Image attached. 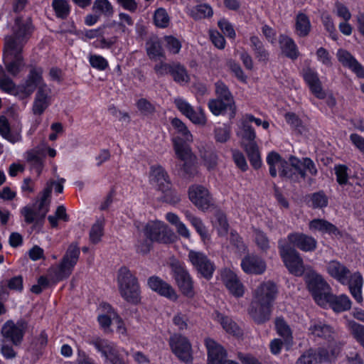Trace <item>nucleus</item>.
I'll use <instances>...</instances> for the list:
<instances>
[{
    "label": "nucleus",
    "mask_w": 364,
    "mask_h": 364,
    "mask_svg": "<svg viewBox=\"0 0 364 364\" xmlns=\"http://www.w3.org/2000/svg\"><path fill=\"white\" fill-rule=\"evenodd\" d=\"M250 46L254 51L256 58L259 61L267 62L269 60V53L264 48L262 41L256 36H251L250 38Z\"/></svg>",
    "instance_id": "36"
},
{
    "label": "nucleus",
    "mask_w": 364,
    "mask_h": 364,
    "mask_svg": "<svg viewBox=\"0 0 364 364\" xmlns=\"http://www.w3.org/2000/svg\"><path fill=\"white\" fill-rule=\"evenodd\" d=\"M188 198L198 209L203 211L215 207L213 198L208 190L203 186H191L188 188Z\"/></svg>",
    "instance_id": "12"
},
{
    "label": "nucleus",
    "mask_w": 364,
    "mask_h": 364,
    "mask_svg": "<svg viewBox=\"0 0 364 364\" xmlns=\"http://www.w3.org/2000/svg\"><path fill=\"white\" fill-rule=\"evenodd\" d=\"M308 330L313 336L322 338L327 342L334 341L336 336V333L332 326L320 321H311Z\"/></svg>",
    "instance_id": "24"
},
{
    "label": "nucleus",
    "mask_w": 364,
    "mask_h": 364,
    "mask_svg": "<svg viewBox=\"0 0 364 364\" xmlns=\"http://www.w3.org/2000/svg\"><path fill=\"white\" fill-rule=\"evenodd\" d=\"M164 42L166 49L172 54H178L182 47L181 42L173 36H164Z\"/></svg>",
    "instance_id": "56"
},
{
    "label": "nucleus",
    "mask_w": 364,
    "mask_h": 364,
    "mask_svg": "<svg viewBox=\"0 0 364 364\" xmlns=\"http://www.w3.org/2000/svg\"><path fill=\"white\" fill-rule=\"evenodd\" d=\"M80 253V248L76 244L72 243L70 245L59 265L48 269V278L41 276L38 279V284L43 289L49 287L50 282L56 284L67 279L71 274L74 267L77 264Z\"/></svg>",
    "instance_id": "1"
},
{
    "label": "nucleus",
    "mask_w": 364,
    "mask_h": 364,
    "mask_svg": "<svg viewBox=\"0 0 364 364\" xmlns=\"http://www.w3.org/2000/svg\"><path fill=\"white\" fill-rule=\"evenodd\" d=\"M272 307L252 300L247 309L251 318L258 325L269 321Z\"/></svg>",
    "instance_id": "21"
},
{
    "label": "nucleus",
    "mask_w": 364,
    "mask_h": 364,
    "mask_svg": "<svg viewBox=\"0 0 364 364\" xmlns=\"http://www.w3.org/2000/svg\"><path fill=\"white\" fill-rule=\"evenodd\" d=\"M43 69L41 67H31L25 82L17 87L18 93L23 95V97L30 96L35 90L43 85H46L43 79Z\"/></svg>",
    "instance_id": "14"
},
{
    "label": "nucleus",
    "mask_w": 364,
    "mask_h": 364,
    "mask_svg": "<svg viewBox=\"0 0 364 364\" xmlns=\"http://www.w3.org/2000/svg\"><path fill=\"white\" fill-rule=\"evenodd\" d=\"M208 107L214 115L223 114L229 109L231 111L230 117H233L235 114V105L221 99H212L208 102Z\"/></svg>",
    "instance_id": "33"
},
{
    "label": "nucleus",
    "mask_w": 364,
    "mask_h": 364,
    "mask_svg": "<svg viewBox=\"0 0 364 364\" xmlns=\"http://www.w3.org/2000/svg\"><path fill=\"white\" fill-rule=\"evenodd\" d=\"M241 267L247 274H261L266 269V263L256 255H247L242 259Z\"/></svg>",
    "instance_id": "26"
},
{
    "label": "nucleus",
    "mask_w": 364,
    "mask_h": 364,
    "mask_svg": "<svg viewBox=\"0 0 364 364\" xmlns=\"http://www.w3.org/2000/svg\"><path fill=\"white\" fill-rule=\"evenodd\" d=\"M338 61L344 66L348 68L357 77L364 78V67L348 51L339 49L337 53Z\"/></svg>",
    "instance_id": "25"
},
{
    "label": "nucleus",
    "mask_w": 364,
    "mask_h": 364,
    "mask_svg": "<svg viewBox=\"0 0 364 364\" xmlns=\"http://www.w3.org/2000/svg\"><path fill=\"white\" fill-rule=\"evenodd\" d=\"M348 326L354 339L364 349V326L354 321H350L348 322Z\"/></svg>",
    "instance_id": "50"
},
{
    "label": "nucleus",
    "mask_w": 364,
    "mask_h": 364,
    "mask_svg": "<svg viewBox=\"0 0 364 364\" xmlns=\"http://www.w3.org/2000/svg\"><path fill=\"white\" fill-rule=\"evenodd\" d=\"M325 300H326V304H328L336 313L346 311L351 308V301L346 294L336 296L331 292Z\"/></svg>",
    "instance_id": "28"
},
{
    "label": "nucleus",
    "mask_w": 364,
    "mask_h": 364,
    "mask_svg": "<svg viewBox=\"0 0 364 364\" xmlns=\"http://www.w3.org/2000/svg\"><path fill=\"white\" fill-rule=\"evenodd\" d=\"M172 275L181 291L188 298L193 297V282L185 267L178 261L174 260L170 264Z\"/></svg>",
    "instance_id": "10"
},
{
    "label": "nucleus",
    "mask_w": 364,
    "mask_h": 364,
    "mask_svg": "<svg viewBox=\"0 0 364 364\" xmlns=\"http://www.w3.org/2000/svg\"><path fill=\"white\" fill-rule=\"evenodd\" d=\"M296 31L300 37L307 36L311 31V22L304 13H299L296 17Z\"/></svg>",
    "instance_id": "42"
},
{
    "label": "nucleus",
    "mask_w": 364,
    "mask_h": 364,
    "mask_svg": "<svg viewBox=\"0 0 364 364\" xmlns=\"http://www.w3.org/2000/svg\"><path fill=\"white\" fill-rule=\"evenodd\" d=\"M154 21L157 27L165 28L169 25L170 18L165 9L159 8L154 12Z\"/></svg>",
    "instance_id": "55"
},
{
    "label": "nucleus",
    "mask_w": 364,
    "mask_h": 364,
    "mask_svg": "<svg viewBox=\"0 0 364 364\" xmlns=\"http://www.w3.org/2000/svg\"><path fill=\"white\" fill-rule=\"evenodd\" d=\"M27 161L31 164V168L35 170L38 176L41 173L43 168V159L38 152L31 150L26 153Z\"/></svg>",
    "instance_id": "53"
},
{
    "label": "nucleus",
    "mask_w": 364,
    "mask_h": 364,
    "mask_svg": "<svg viewBox=\"0 0 364 364\" xmlns=\"http://www.w3.org/2000/svg\"><path fill=\"white\" fill-rule=\"evenodd\" d=\"M277 292L274 283L270 281L263 282L255 289L252 300L272 307Z\"/></svg>",
    "instance_id": "19"
},
{
    "label": "nucleus",
    "mask_w": 364,
    "mask_h": 364,
    "mask_svg": "<svg viewBox=\"0 0 364 364\" xmlns=\"http://www.w3.org/2000/svg\"><path fill=\"white\" fill-rule=\"evenodd\" d=\"M144 232L151 242L168 244L175 240L174 232L163 222L151 221L148 223L144 229Z\"/></svg>",
    "instance_id": "8"
},
{
    "label": "nucleus",
    "mask_w": 364,
    "mask_h": 364,
    "mask_svg": "<svg viewBox=\"0 0 364 364\" xmlns=\"http://www.w3.org/2000/svg\"><path fill=\"white\" fill-rule=\"evenodd\" d=\"M92 9L107 16H112L114 13L113 7L108 0H95Z\"/></svg>",
    "instance_id": "57"
},
{
    "label": "nucleus",
    "mask_w": 364,
    "mask_h": 364,
    "mask_svg": "<svg viewBox=\"0 0 364 364\" xmlns=\"http://www.w3.org/2000/svg\"><path fill=\"white\" fill-rule=\"evenodd\" d=\"M213 15V9L207 4L197 5L191 11V16L195 20L210 18Z\"/></svg>",
    "instance_id": "47"
},
{
    "label": "nucleus",
    "mask_w": 364,
    "mask_h": 364,
    "mask_svg": "<svg viewBox=\"0 0 364 364\" xmlns=\"http://www.w3.org/2000/svg\"><path fill=\"white\" fill-rule=\"evenodd\" d=\"M301 75L304 82L309 86L311 93L318 99L323 100L326 97L323 90L321 81L317 72L309 65L303 68Z\"/></svg>",
    "instance_id": "17"
},
{
    "label": "nucleus",
    "mask_w": 364,
    "mask_h": 364,
    "mask_svg": "<svg viewBox=\"0 0 364 364\" xmlns=\"http://www.w3.org/2000/svg\"><path fill=\"white\" fill-rule=\"evenodd\" d=\"M304 279L308 290L314 301L321 306L326 305L325 300L331 293V288L323 277L315 271L311 270L304 274Z\"/></svg>",
    "instance_id": "7"
},
{
    "label": "nucleus",
    "mask_w": 364,
    "mask_h": 364,
    "mask_svg": "<svg viewBox=\"0 0 364 364\" xmlns=\"http://www.w3.org/2000/svg\"><path fill=\"white\" fill-rule=\"evenodd\" d=\"M22 50H18L16 47L9 44L8 47L4 46V62L6 70L12 76H16L23 67Z\"/></svg>",
    "instance_id": "16"
},
{
    "label": "nucleus",
    "mask_w": 364,
    "mask_h": 364,
    "mask_svg": "<svg viewBox=\"0 0 364 364\" xmlns=\"http://www.w3.org/2000/svg\"><path fill=\"white\" fill-rule=\"evenodd\" d=\"M170 75L173 81L180 85L188 83L191 80L186 68L179 63H172Z\"/></svg>",
    "instance_id": "37"
},
{
    "label": "nucleus",
    "mask_w": 364,
    "mask_h": 364,
    "mask_svg": "<svg viewBox=\"0 0 364 364\" xmlns=\"http://www.w3.org/2000/svg\"><path fill=\"white\" fill-rule=\"evenodd\" d=\"M279 43L282 53L286 57L291 60H296L299 57V52L297 46L292 38L282 34L279 37Z\"/></svg>",
    "instance_id": "32"
},
{
    "label": "nucleus",
    "mask_w": 364,
    "mask_h": 364,
    "mask_svg": "<svg viewBox=\"0 0 364 364\" xmlns=\"http://www.w3.org/2000/svg\"><path fill=\"white\" fill-rule=\"evenodd\" d=\"M174 105L179 112L193 124L203 126L206 124L207 119L201 107L195 109L186 100L181 97L174 100Z\"/></svg>",
    "instance_id": "15"
},
{
    "label": "nucleus",
    "mask_w": 364,
    "mask_h": 364,
    "mask_svg": "<svg viewBox=\"0 0 364 364\" xmlns=\"http://www.w3.org/2000/svg\"><path fill=\"white\" fill-rule=\"evenodd\" d=\"M328 273L342 284H348L350 294L358 301H363L362 287L363 277L361 274L356 272L350 274V271L341 262L333 260L327 266Z\"/></svg>",
    "instance_id": "2"
},
{
    "label": "nucleus",
    "mask_w": 364,
    "mask_h": 364,
    "mask_svg": "<svg viewBox=\"0 0 364 364\" xmlns=\"http://www.w3.org/2000/svg\"><path fill=\"white\" fill-rule=\"evenodd\" d=\"M205 344L208 350V364H238L235 361L227 360L225 350L213 339L206 338Z\"/></svg>",
    "instance_id": "18"
},
{
    "label": "nucleus",
    "mask_w": 364,
    "mask_h": 364,
    "mask_svg": "<svg viewBox=\"0 0 364 364\" xmlns=\"http://www.w3.org/2000/svg\"><path fill=\"white\" fill-rule=\"evenodd\" d=\"M31 20L30 18L26 20H23L21 17L16 18L13 27V34L5 38L4 46L8 47L10 44L16 47L18 50H22L23 44L31 34Z\"/></svg>",
    "instance_id": "9"
},
{
    "label": "nucleus",
    "mask_w": 364,
    "mask_h": 364,
    "mask_svg": "<svg viewBox=\"0 0 364 364\" xmlns=\"http://www.w3.org/2000/svg\"><path fill=\"white\" fill-rule=\"evenodd\" d=\"M171 124L176 132L181 135V136L178 137L183 140L184 143L187 144V142L192 141L193 136L191 133L186 125L180 119L177 117L172 119Z\"/></svg>",
    "instance_id": "45"
},
{
    "label": "nucleus",
    "mask_w": 364,
    "mask_h": 364,
    "mask_svg": "<svg viewBox=\"0 0 364 364\" xmlns=\"http://www.w3.org/2000/svg\"><path fill=\"white\" fill-rule=\"evenodd\" d=\"M149 287L159 295L170 299L177 298L173 288L166 282L157 276H151L147 280Z\"/></svg>",
    "instance_id": "23"
},
{
    "label": "nucleus",
    "mask_w": 364,
    "mask_h": 364,
    "mask_svg": "<svg viewBox=\"0 0 364 364\" xmlns=\"http://www.w3.org/2000/svg\"><path fill=\"white\" fill-rule=\"evenodd\" d=\"M104 224L97 220L91 228L90 231V240L92 243L97 244L101 240L103 235Z\"/></svg>",
    "instance_id": "60"
},
{
    "label": "nucleus",
    "mask_w": 364,
    "mask_h": 364,
    "mask_svg": "<svg viewBox=\"0 0 364 364\" xmlns=\"http://www.w3.org/2000/svg\"><path fill=\"white\" fill-rule=\"evenodd\" d=\"M136 107L141 114L150 116L155 113V106L146 98H141L136 103Z\"/></svg>",
    "instance_id": "58"
},
{
    "label": "nucleus",
    "mask_w": 364,
    "mask_h": 364,
    "mask_svg": "<svg viewBox=\"0 0 364 364\" xmlns=\"http://www.w3.org/2000/svg\"><path fill=\"white\" fill-rule=\"evenodd\" d=\"M279 176L294 181L297 178L296 173L294 171L292 166L287 163V161L282 162V166L280 167Z\"/></svg>",
    "instance_id": "63"
},
{
    "label": "nucleus",
    "mask_w": 364,
    "mask_h": 364,
    "mask_svg": "<svg viewBox=\"0 0 364 364\" xmlns=\"http://www.w3.org/2000/svg\"><path fill=\"white\" fill-rule=\"evenodd\" d=\"M275 328L277 333L283 338L287 346L293 345L292 331L283 318L279 317L275 320Z\"/></svg>",
    "instance_id": "39"
},
{
    "label": "nucleus",
    "mask_w": 364,
    "mask_h": 364,
    "mask_svg": "<svg viewBox=\"0 0 364 364\" xmlns=\"http://www.w3.org/2000/svg\"><path fill=\"white\" fill-rule=\"evenodd\" d=\"M241 136L242 139V143L245 148L253 144H257L255 141L256 134L255 129L246 122L242 124Z\"/></svg>",
    "instance_id": "49"
},
{
    "label": "nucleus",
    "mask_w": 364,
    "mask_h": 364,
    "mask_svg": "<svg viewBox=\"0 0 364 364\" xmlns=\"http://www.w3.org/2000/svg\"><path fill=\"white\" fill-rule=\"evenodd\" d=\"M215 86L217 98L235 104L233 96L223 82L219 80L215 83Z\"/></svg>",
    "instance_id": "54"
},
{
    "label": "nucleus",
    "mask_w": 364,
    "mask_h": 364,
    "mask_svg": "<svg viewBox=\"0 0 364 364\" xmlns=\"http://www.w3.org/2000/svg\"><path fill=\"white\" fill-rule=\"evenodd\" d=\"M91 344L93 345L108 361L118 352L114 346V344L105 339L97 338L92 341Z\"/></svg>",
    "instance_id": "35"
},
{
    "label": "nucleus",
    "mask_w": 364,
    "mask_h": 364,
    "mask_svg": "<svg viewBox=\"0 0 364 364\" xmlns=\"http://www.w3.org/2000/svg\"><path fill=\"white\" fill-rule=\"evenodd\" d=\"M348 193L350 197L359 198L364 195V180L356 182H349Z\"/></svg>",
    "instance_id": "61"
},
{
    "label": "nucleus",
    "mask_w": 364,
    "mask_h": 364,
    "mask_svg": "<svg viewBox=\"0 0 364 364\" xmlns=\"http://www.w3.org/2000/svg\"><path fill=\"white\" fill-rule=\"evenodd\" d=\"M200 156L208 170L214 169L218 164V156L210 146H202L200 149Z\"/></svg>",
    "instance_id": "40"
},
{
    "label": "nucleus",
    "mask_w": 364,
    "mask_h": 364,
    "mask_svg": "<svg viewBox=\"0 0 364 364\" xmlns=\"http://www.w3.org/2000/svg\"><path fill=\"white\" fill-rule=\"evenodd\" d=\"M169 345L172 352L179 360L186 363L192 362L191 344L186 337L181 334H174L169 338Z\"/></svg>",
    "instance_id": "13"
},
{
    "label": "nucleus",
    "mask_w": 364,
    "mask_h": 364,
    "mask_svg": "<svg viewBox=\"0 0 364 364\" xmlns=\"http://www.w3.org/2000/svg\"><path fill=\"white\" fill-rule=\"evenodd\" d=\"M215 319L221 324L223 328L227 333L232 335H239L240 333L237 324L231 318L224 316L219 312H215Z\"/></svg>",
    "instance_id": "41"
},
{
    "label": "nucleus",
    "mask_w": 364,
    "mask_h": 364,
    "mask_svg": "<svg viewBox=\"0 0 364 364\" xmlns=\"http://www.w3.org/2000/svg\"><path fill=\"white\" fill-rule=\"evenodd\" d=\"M54 182H47L46 186L41 193V197L38 204H34L33 207L25 206L21 213L24 217V220L27 224L34 223L35 226H41L49 210L51 196Z\"/></svg>",
    "instance_id": "3"
},
{
    "label": "nucleus",
    "mask_w": 364,
    "mask_h": 364,
    "mask_svg": "<svg viewBox=\"0 0 364 364\" xmlns=\"http://www.w3.org/2000/svg\"><path fill=\"white\" fill-rule=\"evenodd\" d=\"M306 203L314 209L323 208L328 205V198L323 191H319L308 195Z\"/></svg>",
    "instance_id": "38"
},
{
    "label": "nucleus",
    "mask_w": 364,
    "mask_h": 364,
    "mask_svg": "<svg viewBox=\"0 0 364 364\" xmlns=\"http://www.w3.org/2000/svg\"><path fill=\"white\" fill-rule=\"evenodd\" d=\"M185 215L188 221L191 223V225L194 227L196 232L199 234L202 240L205 241L206 239L209 238L208 230L200 218L194 216L189 211H186Z\"/></svg>",
    "instance_id": "43"
},
{
    "label": "nucleus",
    "mask_w": 364,
    "mask_h": 364,
    "mask_svg": "<svg viewBox=\"0 0 364 364\" xmlns=\"http://www.w3.org/2000/svg\"><path fill=\"white\" fill-rule=\"evenodd\" d=\"M188 259L197 273L204 279L210 280L215 270V265L207 255L201 252L191 250Z\"/></svg>",
    "instance_id": "11"
},
{
    "label": "nucleus",
    "mask_w": 364,
    "mask_h": 364,
    "mask_svg": "<svg viewBox=\"0 0 364 364\" xmlns=\"http://www.w3.org/2000/svg\"><path fill=\"white\" fill-rule=\"evenodd\" d=\"M151 181L156 184L158 190L164 188L166 185L171 183L167 172L161 166H153L151 167Z\"/></svg>",
    "instance_id": "34"
},
{
    "label": "nucleus",
    "mask_w": 364,
    "mask_h": 364,
    "mask_svg": "<svg viewBox=\"0 0 364 364\" xmlns=\"http://www.w3.org/2000/svg\"><path fill=\"white\" fill-rule=\"evenodd\" d=\"M245 149L252 167L255 169L259 168L262 166V160L257 144H253L245 147Z\"/></svg>",
    "instance_id": "46"
},
{
    "label": "nucleus",
    "mask_w": 364,
    "mask_h": 364,
    "mask_svg": "<svg viewBox=\"0 0 364 364\" xmlns=\"http://www.w3.org/2000/svg\"><path fill=\"white\" fill-rule=\"evenodd\" d=\"M52 6L59 18L65 19L70 14V8L66 0H53Z\"/></svg>",
    "instance_id": "51"
},
{
    "label": "nucleus",
    "mask_w": 364,
    "mask_h": 364,
    "mask_svg": "<svg viewBox=\"0 0 364 364\" xmlns=\"http://www.w3.org/2000/svg\"><path fill=\"white\" fill-rule=\"evenodd\" d=\"M145 48L147 55L151 60L159 59L165 57L162 43L156 36H151L147 39Z\"/></svg>",
    "instance_id": "31"
},
{
    "label": "nucleus",
    "mask_w": 364,
    "mask_h": 364,
    "mask_svg": "<svg viewBox=\"0 0 364 364\" xmlns=\"http://www.w3.org/2000/svg\"><path fill=\"white\" fill-rule=\"evenodd\" d=\"M166 186L159 190L163 193L161 200L173 205L178 203L181 200L178 193L175 189L172 188L171 183Z\"/></svg>",
    "instance_id": "52"
},
{
    "label": "nucleus",
    "mask_w": 364,
    "mask_h": 364,
    "mask_svg": "<svg viewBox=\"0 0 364 364\" xmlns=\"http://www.w3.org/2000/svg\"><path fill=\"white\" fill-rule=\"evenodd\" d=\"M336 181L340 186L348 184V167L346 165H337L334 167Z\"/></svg>",
    "instance_id": "59"
},
{
    "label": "nucleus",
    "mask_w": 364,
    "mask_h": 364,
    "mask_svg": "<svg viewBox=\"0 0 364 364\" xmlns=\"http://www.w3.org/2000/svg\"><path fill=\"white\" fill-rule=\"evenodd\" d=\"M119 291L127 302L137 304L141 301V290L137 277L125 266L117 272Z\"/></svg>",
    "instance_id": "4"
},
{
    "label": "nucleus",
    "mask_w": 364,
    "mask_h": 364,
    "mask_svg": "<svg viewBox=\"0 0 364 364\" xmlns=\"http://www.w3.org/2000/svg\"><path fill=\"white\" fill-rule=\"evenodd\" d=\"M0 134L6 140L14 144L21 139L19 134H14L11 132L10 124L5 116H0Z\"/></svg>",
    "instance_id": "44"
},
{
    "label": "nucleus",
    "mask_w": 364,
    "mask_h": 364,
    "mask_svg": "<svg viewBox=\"0 0 364 364\" xmlns=\"http://www.w3.org/2000/svg\"><path fill=\"white\" fill-rule=\"evenodd\" d=\"M221 279L230 294L235 297L243 296L245 292L244 285L235 272L229 269H225L221 273Z\"/></svg>",
    "instance_id": "22"
},
{
    "label": "nucleus",
    "mask_w": 364,
    "mask_h": 364,
    "mask_svg": "<svg viewBox=\"0 0 364 364\" xmlns=\"http://www.w3.org/2000/svg\"><path fill=\"white\" fill-rule=\"evenodd\" d=\"M278 249L279 255L289 272L296 277L303 275L304 262L296 250L284 238L278 240Z\"/></svg>",
    "instance_id": "6"
},
{
    "label": "nucleus",
    "mask_w": 364,
    "mask_h": 364,
    "mask_svg": "<svg viewBox=\"0 0 364 364\" xmlns=\"http://www.w3.org/2000/svg\"><path fill=\"white\" fill-rule=\"evenodd\" d=\"M309 229L318 230L322 233H328L336 237H341L342 233L338 228L330 222L323 219H314L309 223Z\"/></svg>",
    "instance_id": "30"
},
{
    "label": "nucleus",
    "mask_w": 364,
    "mask_h": 364,
    "mask_svg": "<svg viewBox=\"0 0 364 364\" xmlns=\"http://www.w3.org/2000/svg\"><path fill=\"white\" fill-rule=\"evenodd\" d=\"M296 364H318L315 350L309 349L304 352L296 360Z\"/></svg>",
    "instance_id": "64"
},
{
    "label": "nucleus",
    "mask_w": 364,
    "mask_h": 364,
    "mask_svg": "<svg viewBox=\"0 0 364 364\" xmlns=\"http://www.w3.org/2000/svg\"><path fill=\"white\" fill-rule=\"evenodd\" d=\"M281 156L275 152L271 151L269 153L267 157V163L269 166V174L272 177L277 176V168L276 166H278L279 171H280V167L282 166V162L284 161Z\"/></svg>",
    "instance_id": "48"
},
{
    "label": "nucleus",
    "mask_w": 364,
    "mask_h": 364,
    "mask_svg": "<svg viewBox=\"0 0 364 364\" xmlns=\"http://www.w3.org/2000/svg\"><path fill=\"white\" fill-rule=\"evenodd\" d=\"M286 240L293 247H297L304 252H313L317 247V242L313 237L301 232L290 233Z\"/></svg>",
    "instance_id": "20"
},
{
    "label": "nucleus",
    "mask_w": 364,
    "mask_h": 364,
    "mask_svg": "<svg viewBox=\"0 0 364 364\" xmlns=\"http://www.w3.org/2000/svg\"><path fill=\"white\" fill-rule=\"evenodd\" d=\"M50 90L46 85H41L37 90L33 103L32 111L36 115H41L50 105Z\"/></svg>",
    "instance_id": "27"
},
{
    "label": "nucleus",
    "mask_w": 364,
    "mask_h": 364,
    "mask_svg": "<svg viewBox=\"0 0 364 364\" xmlns=\"http://www.w3.org/2000/svg\"><path fill=\"white\" fill-rule=\"evenodd\" d=\"M172 141L176 156L183 161V164H180L181 176L186 179H193L198 174L196 157L193 155L189 146L181 138L173 137Z\"/></svg>",
    "instance_id": "5"
},
{
    "label": "nucleus",
    "mask_w": 364,
    "mask_h": 364,
    "mask_svg": "<svg viewBox=\"0 0 364 364\" xmlns=\"http://www.w3.org/2000/svg\"><path fill=\"white\" fill-rule=\"evenodd\" d=\"M1 333L4 338L11 342L14 345H19L23 340V333L20 329L16 328L14 322L11 320L7 321L2 326Z\"/></svg>",
    "instance_id": "29"
},
{
    "label": "nucleus",
    "mask_w": 364,
    "mask_h": 364,
    "mask_svg": "<svg viewBox=\"0 0 364 364\" xmlns=\"http://www.w3.org/2000/svg\"><path fill=\"white\" fill-rule=\"evenodd\" d=\"M255 240L262 251L267 252L269 249V240L264 232L256 230L255 231Z\"/></svg>",
    "instance_id": "62"
}]
</instances>
